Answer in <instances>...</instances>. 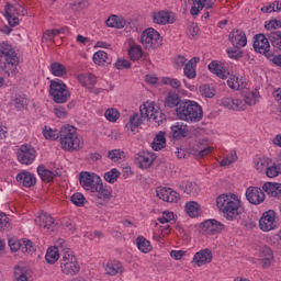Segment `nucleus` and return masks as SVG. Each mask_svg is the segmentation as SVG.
Instances as JSON below:
<instances>
[{
    "label": "nucleus",
    "mask_w": 281,
    "mask_h": 281,
    "mask_svg": "<svg viewBox=\"0 0 281 281\" xmlns=\"http://www.w3.org/2000/svg\"><path fill=\"white\" fill-rule=\"evenodd\" d=\"M154 122L158 124V126H161V124H166L168 122V119L166 117V114L162 111H156L155 114L151 116Z\"/></svg>",
    "instance_id": "55"
},
{
    "label": "nucleus",
    "mask_w": 281,
    "mask_h": 281,
    "mask_svg": "<svg viewBox=\"0 0 281 281\" xmlns=\"http://www.w3.org/2000/svg\"><path fill=\"white\" fill-rule=\"evenodd\" d=\"M227 85L229 89H233L234 91H238L240 89V82H238V77L231 76L227 80Z\"/></svg>",
    "instance_id": "59"
},
{
    "label": "nucleus",
    "mask_w": 281,
    "mask_h": 281,
    "mask_svg": "<svg viewBox=\"0 0 281 281\" xmlns=\"http://www.w3.org/2000/svg\"><path fill=\"white\" fill-rule=\"evenodd\" d=\"M281 175V164L273 162L271 166L268 165L266 169V177L269 179H276Z\"/></svg>",
    "instance_id": "40"
},
{
    "label": "nucleus",
    "mask_w": 281,
    "mask_h": 281,
    "mask_svg": "<svg viewBox=\"0 0 281 281\" xmlns=\"http://www.w3.org/2000/svg\"><path fill=\"white\" fill-rule=\"evenodd\" d=\"M162 85H168L169 87H172V89H180L181 88V81L176 78L165 77L161 80Z\"/></svg>",
    "instance_id": "54"
},
{
    "label": "nucleus",
    "mask_w": 281,
    "mask_h": 281,
    "mask_svg": "<svg viewBox=\"0 0 281 281\" xmlns=\"http://www.w3.org/2000/svg\"><path fill=\"white\" fill-rule=\"evenodd\" d=\"M144 122V117L139 113H134L130 117L131 131H135L142 123Z\"/></svg>",
    "instance_id": "51"
},
{
    "label": "nucleus",
    "mask_w": 281,
    "mask_h": 281,
    "mask_svg": "<svg viewBox=\"0 0 281 281\" xmlns=\"http://www.w3.org/2000/svg\"><path fill=\"white\" fill-rule=\"evenodd\" d=\"M50 71L53 76L61 77L65 76V74H67V68H65V65L60 63H53L50 65Z\"/></svg>",
    "instance_id": "44"
},
{
    "label": "nucleus",
    "mask_w": 281,
    "mask_h": 281,
    "mask_svg": "<svg viewBox=\"0 0 281 281\" xmlns=\"http://www.w3.org/2000/svg\"><path fill=\"white\" fill-rule=\"evenodd\" d=\"M60 249L58 247H50L47 249L45 260L48 265H56L58 259L60 260Z\"/></svg>",
    "instance_id": "30"
},
{
    "label": "nucleus",
    "mask_w": 281,
    "mask_h": 281,
    "mask_svg": "<svg viewBox=\"0 0 281 281\" xmlns=\"http://www.w3.org/2000/svg\"><path fill=\"white\" fill-rule=\"evenodd\" d=\"M108 27H115L116 30H122L126 27V19L120 15H112L105 21Z\"/></svg>",
    "instance_id": "29"
},
{
    "label": "nucleus",
    "mask_w": 281,
    "mask_h": 281,
    "mask_svg": "<svg viewBox=\"0 0 281 281\" xmlns=\"http://www.w3.org/2000/svg\"><path fill=\"white\" fill-rule=\"evenodd\" d=\"M269 164H271V159L269 158H266V157L257 158L255 160V168L256 170H258V172H265L267 171Z\"/></svg>",
    "instance_id": "42"
},
{
    "label": "nucleus",
    "mask_w": 281,
    "mask_h": 281,
    "mask_svg": "<svg viewBox=\"0 0 281 281\" xmlns=\"http://www.w3.org/2000/svg\"><path fill=\"white\" fill-rule=\"evenodd\" d=\"M151 19L157 25H168L175 23V16L168 11H157L151 13Z\"/></svg>",
    "instance_id": "19"
},
{
    "label": "nucleus",
    "mask_w": 281,
    "mask_h": 281,
    "mask_svg": "<svg viewBox=\"0 0 281 281\" xmlns=\"http://www.w3.org/2000/svg\"><path fill=\"white\" fill-rule=\"evenodd\" d=\"M170 134L172 135L173 139H183V137L188 135V128L183 127L182 124L177 123L176 125L171 126Z\"/></svg>",
    "instance_id": "35"
},
{
    "label": "nucleus",
    "mask_w": 281,
    "mask_h": 281,
    "mask_svg": "<svg viewBox=\"0 0 281 281\" xmlns=\"http://www.w3.org/2000/svg\"><path fill=\"white\" fill-rule=\"evenodd\" d=\"M140 43L145 49H157L164 45L161 35L155 29H146L140 35Z\"/></svg>",
    "instance_id": "6"
},
{
    "label": "nucleus",
    "mask_w": 281,
    "mask_h": 281,
    "mask_svg": "<svg viewBox=\"0 0 281 281\" xmlns=\"http://www.w3.org/2000/svg\"><path fill=\"white\" fill-rule=\"evenodd\" d=\"M22 251L26 254H34V251H36V248L34 247V244L32 243V240L30 239L24 240V246L22 247Z\"/></svg>",
    "instance_id": "62"
},
{
    "label": "nucleus",
    "mask_w": 281,
    "mask_h": 281,
    "mask_svg": "<svg viewBox=\"0 0 281 281\" xmlns=\"http://www.w3.org/2000/svg\"><path fill=\"white\" fill-rule=\"evenodd\" d=\"M209 71L211 74H215L217 78H222V80H225L229 77V70L223 65V63L218 60H213L209 64Z\"/></svg>",
    "instance_id": "17"
},
{
    "label": "nucleus",
    "mask_w": 281,
    "mask_h": 281,
    "mask_svg": "<svg viewBox=\"0 0 281 281\" xmlns=\"http://www.w3.org/2000/svg\"><path fill=\"white\" fill-rule=\"evenodd\" d=\"M94 192L97 193V199L99 201H102V202H98L97 205L99 207L100 205H104V203H109L111 201V198L113 196V189H111V187H106V186L104 187L102 181L100 182L97 190H94Z\"/></svg>",
    "instance_id": "14"
},
{
    "label": "nucleus",
    "mask_w": 281,
    "mask_h": 281,
    "mask_svg": "<svg viewBox=\"0 0 281 281\" xmlns=\"http://www.w3.org/2000/svg\"><path fill=\"white\" fill-rule=\"evenodd\" d=\"M13 102H14V106L15 109H18V111H23V109H27V98L25 97V94L23 93H16L13 97Z\"/></svg>",
    "instance_id": "37"
},
{
    "label": "nucleus",
    "mask_w": 281,
    "mask_h": 281,
    "mask_svg": "<svg viewBox=\"0 0 281 281\" xmlns=\"http://www.w3.org/2000/svg\"><path fill=\"white\" fill-rule=\"evenodd\" d=\"M200 91L202 95H205V98H214L215 95L214 88L210 87V85L201 86Z\"/></svg>",
    "instance_id": "58"
},
{
    "label": "nucleus",
    "mask_w": 281,
    "mask_h": 281,
    "mask_svg": "<svg viewBox=\"0 0 281 281\" xmlns=\"http://www.w3.org/2000/svg\"><path fill=\"white\" fill-rule=\"evenodd\" d=\"M244 102L248 104V106H254V104H256V92L246 93L244 95Z\"/></svg>",
    "instance_id": "60"
},
{
    "label": "nucleus",
    "mask_w": 281,
    "mask_h": 281,
    "mask_svg": "<svg viewBox=\"0 0 281 281\" xmlns=\"http://www.w3.org/2000/svg\"><path fill=\"white\" fill-rule=\"evenodd\" d=\"M153 150H162L166 148V132H159L151 143Z\"/></svg>",
    "instance_id": "34"
},
{
    "label": "nucleus",
    "mask_w": 281,
    "mask_h": 281,
    "mask_svg": "<svg viewBox=\"0 0 281 281\" xmlns=\"http://www.w3.org/2000/svg\"><path fill=\"white\" fill-rule=\"evenodd\" d=\"M18 161L23 164L24 166H30L34 164V159H36V149L32 147V145H22L16 153Z\"/></svg>",
    "instance_id": "9"
},
{
    "label": "nucleus",
    "mask_w": 281,
    "mask_h": 281,
    "mask_svg": "<svg viewBox=\"0 0 281 281\" xmlns=\"http://www.w3.org/2000/svg\"><path fill=\"white\" fill-rule=\"evenodd\" d=\"M201 60L199 57H193L191 60H189L184 66V76L187 78L192 79L196 78V64Z\"/></svg>",
    "instance_id": "25"
},
{
    "label": "nucleus",
    "mask_w": 281,
    "mask_h": 281,
    "mask_svg": "<svg viewBox=\"0 0 281 281\" xmlns=\"http://www.w3.org/2000/svg\"><path fill=\"white\" fill-rule=\"evenodd\" d=\"M43 135L45 139H52L53 142H55V139H58V137H60V132H58V130H53L52 127L45 126L43 130Z\"/></svg>",
    "instance_id": "47"
},
{
    "label": "nucleus",
    "mask_w": 281,
    "mask_h": 281,
    "mask_svg": "<svg viewBox=\"0 0 281 281\" xmlns=\"http://www.w3.org/2000/svg\"><path fill=\"white\" fill-rule=\"evenodd\" d=\"M157 196L166 203H179L181 196L179 193L171 188H159L157 189Z\"/></svg>",
    "instance_id": "13"
},
{
    "label": "nucleus",
    "mask_w": 281,
    "mask_h": 281,
    "mask_svg": "<svg viewBox=\"0 0 281 281\" xmlns=\"http://www.w3.org/2000/svg\"><path fill=\"white\" fill-rule=\"evenodd\" d=\"M14 278L16 281H30L31 272L30 270L18 266L14 268Z\"/></svg>",
    "instance_id": "39"
},
{
    "label": "nucleus",
    "mask_w": 281,
    "mask_h": 281,
    "mask_svg": "<svg viewBox=\"0 0 281 281\" xmlns=\"http://www.w3.org/2000/svg\"><path fill=\"white\" fill-rule=\"evenodd\" d=\"M15 179L23 188H34V186H36V176L27 170L18 173Z\"/></svg>",
    "instance_id": "16"
},
{
    "label": "nucleus",
    "mask_w": 281,
    "mask_h": 281,
    "mask_svg": "<svg viewBox=\"0 0 281 281\" xmlns=\"http://www.w3.org/2000/svg\"><path fill=\"white\" fill-rule=\"evenodd\" d=\"M214 256L212 255V250L202 249L198 251L193 257V262H195L196 267H203L204 265H210L212 262Z\"/></svg>",
    "instance_id": "18"
},
{
    "label": "nucleus",
    "mask_w": 281,
    "mask_h": 281,
    "mask_svg": "<svg viewBox=\"0 0 281 281\" xmlns=\"http://www.w3.org/2000/svg\"><path fill=\"white\" fill-rule=\"evenodd\" d=\"M128 56L131 58V60H139V58H142V56H144V50H142V46H132L128 49Z\"/></svg>",
    "instance_id": "46"
},
{
    "label": "nucleus",
    "mask_w": 281,
    "mask_h": 281,
    "mask_svg": "<svg viewBox=\"0 0 281 281\" xmlns=\"http://www.w3.org/2000/svg\"><path fill=\"white\" fill-rule=\"evenodd\" d=\"M77 78L82 87H94L98 82V78L93 74H81Z\"/></svg>",
    "instance_id": "32"
},
{
    "label": "nucleus",
    "mask_w": 281,
    "mask_h": 281,
    "mask_svg": "<svg viewBox=\"0 0 281 281\" xmlns=\"http://www.w3.org/2000/svg\"><path fill=\"white\" fill-rule=\"evenodd\" d=\"M228 41L234 47H245L247 45V35L243 30L232 31L228 35Z\"/></svg>",
    "instance_id": "20"
},
{
    "label": "nucleus",
    "mask_w": 281,
    "mask_h": 281,
    "mask_svg": "<svg viewBox=\"0 0 281 281\" xmlns=\"http://www.w3.org/2000/svg\"><path fill=\"white\" fill-rule=\"evenodd\" d=\"M105 271L108 276H117V273H123L124 268L120 266L119 263H108Z\"/></svg>",
    "instance_id": "48"
},
{
    "label": "nucleus",
    "mask_w": 281,
    "mask_h": 281,
    "mask_svg": "<svg viewBox=\"0 0 281 281\" xmlns=\"http://www.w3.org/2000/svg\"><path fill=\"white\" fill-rule=\"evenodd\" d=\"M246 199L252 205H260V203H265V191L258 187H248Z\"/></svg>",
    "instance_id": "12"
},
{
    "label": "nucleus",
    "mask_w": 281,
    "mask_h": 281,
    "mask_svg": "<svg viewBox=\"0 0 281 281\" xmlns=\"http://www.w3.org/2000/svg\"><path fill=\"white\" fill-rule=\"evenodd\" d=\"M9 10L10 14H13L15 16H25L27 15V10L25 8H23V5L21 4H10L7 3L4 7V11Z\"/></svg>",
    "instance_id": "36"
},
{
    "label": "nucleus",
    "mask_w": 281,
    "mask_h": 281,
    "mask_svg": "<svg viewBox=\"0 0 281 281\" xmlns=\"http://www.w3.org/2000/svg\"><path fill=\"white\" fill-rule=\"evenodd\" d=\"M184 194H189L190 196H196L199 192H201V188L194 182H187L183 187Z\"/></svg>",
    "instance_id": "43"
},
{
    "label": "nucleus",
    "mask_w": 281,
    "mask_h": 281,
    "mask_svg": "<svg viewBox=\"0 0 281 281\" xmlns=\"http://www.w3.org/2000/svg\"><path fill=\"white\" fill-rule=\"evenodd\" d=\"M222 106H225V109H232L233 111H245L247 109V105L243 100L233 98H223Z\"/></svg>",
    "instance_id": "21"
},
{
    "label": "nucleus",
    "mask_w": 281,
    "mask_h": 281,
    "mask_svg": "<svg viewBox=\"0 0 281 281\" xmlns=\"http://www.w3.org/2000/svg\"><path fill=\"white\" fill-rule=\"evenodd\" d=\"M104 115L109 122H117L120 120V112L113 108L108 109Z\"/></svg>",
    "instance_id": "53"
},
{
    "label": "nucleus",
    "mask_w": 281,
    "mask_h": 281,
    "mask_svg": "<svg viewBox=\"0 0 281 281\" xmlns=\"http://www.w3.org/2000/svg\"><path fill=\"white\" fill-rule=\"evenodd\" d=\"M259 227L262 232H272V229H276L278 227L276 224V211H266L259 220Z\"/></svg>",
    "instance_id": "10"
},
{
    "label": "nucleus",
    "mask_w": 281,
    "mask_h": 281,
    "mask_svg": "<svg viewBox=\"0 0 281 281\" xmlns=\"http://www.w3.org/2000/svg\"><path fill=\"white\" fill-rule=\"evenodd\" d=\"M265 27L266 30H280L281 20H270L269 22H266Z\"/></svg>",
    "instance_id": "61"
},
{
    "label": "nucleus",
    "mask_w": 281,
    "mask_h": 281,
    "mask_svg": "<svg viewBox=\"0 0 281 281\" xmlns=\"http://www.w3.org/2000/svg\"><path fill=\"white\" fill-rule=\"evenodd\" d=\"M102 178L95 173L89 171H82L79 176V183L83 190L88 192H95L100 186Z\"/></svg>",
    "instance_id": "8"
},
{
    "label": "nucleus",
    "mask_w": 281,
    "mask_h": 281,
    "mask_svg": "<svg viewBox=\"0 0 281 281\" xmlns=\"http://www.w3.org/2000/svg\"><path fill=\"white\" fill-rule=\"evenodd\" d=\"M123 155H124V150L112 149V150L108 151V159H111L112 161H120V159H122Z\"/></svg>",
    "instance_id": "56"
},
{
    "label": "nucleus",
    "mask_w": 281,
    "mask_h": 281,
    "mask_svg": "<svg viewBox=\"0 0 281 281\" xmlns=\"http://www.w3.org/2000/svg\"><path fill=\"white\" fill-rule=\"evenodd\" d=\"M136 245L142 254H150V251H153V245H150V241L144 236L136 238Z\"/></svg>",
    "instance_id": "33"
},
{
    "label": "nucleus",
    "mask_w": 281,
    "mask_h": 281,
    "mask_svg": "<svg viewBox=\"0 0 281 281\" xmlns=\"http://www.w3.org/2000/svg\"><path fill=\"white\" fill-rule=\"evenodd\" d=\"M12 229V220L3 212H0V232H10Z\"/></svg>",
    "instance_id": "41"
},
{
    "label": "nucleus",
    "mask_w": 281,
    "mask_h": 281,
    "mask_svg": "<svg viewBox=\"0 0 281 281\" xmlns=\"http://www.w3.org/2000/svg\"><path fill=\"white\" fill-rule=\"evenodd\" d=\"M202 234L214 236L221 234L225 229V225L216 220H206L200 225Z\"/></svg>",
    "instance_id": "11"
},
{
    "label": "nucleus",
    "mask_w": 281,
    "mask_h": 281,
    "mask_svg": "<svg viewBox=\"0 0 281 281\" xmlns=\"http://www.w3.org/2000/svg\"><path fill=\"white\" fill-rule=\"evenodd\" d=\"M140 111V115L142 117H144V120H150L153 119V116L155 115V113H157V109H155V102H150V103H144L140 105L139 108Z\"/></svg>",
    "instance_id": "28"
},
{
    "label": "nucleus",
    "mask_w": 281,
    "mask_h": 281,
    "mask_svg": "<svg viewBox=\"0 0 281 281\" xmlns=\"http://www.w3.org/2000/svg\"><path fill=\"white\" fill-rule=\"evenodd\" d=\"M271 40H269V33L267 35L259 33L254 36L252 47L257 54H262L271 60L273 58V49H271Z\"/></svg>",
    "instance_id": "7"
},
{
    "label": "nucleus",
    "mask_w": 281,
    "mask_h": 281,
    "mask_svg": "<svg viewBox=\"0 0 281 281\" xmlns=\"http://www.w3.org/2000/svg\"><path fill=\"white\" fill-rule=\"evenodd\" d=\"M37 175H40L42 181H46V183H52V181H54V178L56 177V175H58V172H54L49 169H46L44 165H40L37 167Z\"/></svg>",
    "instance_id": "26"
},
{
    "label": "nucleus",
    "mask_w": 281,
    "mask_h": 281,
    "mask_svg": "<svg viewBox=\"0 0 281 281\" xmlns=\"http://www.w3.org/2000/svg\"><path fill=\"white\" fill-rule=\"evenodd\" d=\"M49 95L56 104H65L69 98H71V92L67 89V85L63 81H50Z\"/></svg>",
    "instance_id": "5"
},
{
    "label": "nucleus",
    "mask_w": 281,
    "mask_h": 281,
    "mask_svg": "<svg viewBox=\"0 0 281 281\" xmlns=\"http://www.w3.org/2000/svg\"><path fill=\"white\" fill-rule=\"evenodd\" d=\"M120 179V170L112 169L104 173V180L108 181V183H115Z\"/></svg>",
    "instance_id": "49"
},
{
    "label": "nucleus",
    "mask_w": 281,
    "mask_h": 281,
    "mask_svg": "<svg viewBox=\"0 0 281 281\" xmlns=\"http://www.w3.org/2000/svg\"><path fill=\"white\" fill-rule=\"evenodd\" d=\"M216 205L226 221H236L240 216V200L234 193L221 194L216 199Z\"/></svg>",
    "instance_id": "1"
},
{
    "label": "nucleus",
    "mask_w": 281,
    "mask_h": 281,
    "mask_svg": "<svg viewBox=\"0 0 281 281\" xmlns=\"http://www.w3.org/2000/svg\"><path fill=\"white\" fill-rule=\"evenodd\" d=\"M63 32H65V30H58V29H52V30H46L43 34V38L45 41H54V38H56V36H58V34H63Z\"/></svg>",
    "instance_id": "52"
},
{
    "label": "nucleus",
    "mask_w": 281,
    "mask_h": 281,
    "mask_svg": "<svg viewBox=\"0 0 281 281\" xmlns=\"http://www.w3.org/2000/svg\"><path fill=\"white\" fill-rule=\"evenodd\" d=\"M262 191L270 198V199H281V183L280 182H265L262 184Z\"/></svg>",
    "instance_id": "15"
},
{
    "label": "nucleus",
    "mask_w": 281,
    "mask_h": 281,
    "mask_svg": "<svg viewBox=\"0 0 281 281\" xmlns=\"http://www.w3.org/2000/svg\"><path fill=\"white\" fill-rule=\"evenodd\" d=\"M269 41L272 45V52H281V31H271L269 33Z\"/></svg>",
    "instance_id": "31"
},
{
    "label": "nucleus",
    "mask_w": 281,
    "mask_h": 281,
    "mask_svg": "<svg viewBox=\"0 0 281 281\" xmlns=\"http://www.w3.org/2000/svg\"><path fill=\"white\" fill-rule=\"evenodd\" d=\"M236 159H238V156L236 155V153H234V154H231V156H227L226 158H224L220 164L221 166H231V164H234Z\"/></svg>",
    "instance_id": "64"
},
{
    "label": "nucleus",
    "mask_w": 281,
    "mask_h": 281,
    "mask_svg": "<svg viewBox=\"0 0 281 281\" xmlns=\"http://www.w3.org/2000/svg\"><path fill=\"white\" fill-rule=\"evenodd\" d=\"M9 10L10 9H5L4 16H5L7 21H9V25H11L12 27H16V25H19V18L16 15L10 13Z\"/></svg>",
    "instance_id": "57"
},
{
    "label": "nucleus",
    "mask_w": 281,
    "mask_h": 281,
    "mask_svg": "<svg viewBox=\"0 0 281 281\" xmlns=\"http://www.w3.org/2000/svg\"><path fill=\"white\" fill-rule=\"evenodd\" d=\"M178 120L194 124L203 120V108L195 101L186 100L176 109Z\"/></svg>",
    "instance_id": "2"
},
{
    "label": "nucleus",
    "mask_w": 281,
    "mask_h": 281,
    "mask_svg": "<svg viewBox=\"0 0 281 281\" xmlns=\"http://www.w3.org/2000/svg\"><path fill=\"white\" fill-rule=\"evenodd\" d=\"M115 67H116V69H119V70H122V69H131V61H128L127 59H119V60L115 63Z\"/></svg>",
    "instance_id": "63"
},
{
    "label": "nucleus",
    "mask_w": 281,
    "mask_h": 281,
    "mask_svg": "<svg viewBox=\"0 0 281 281\" xmlns=\"http://www.w3.org/2000/svg\"><path fill=\"white\" fill-rule=\"evenodd\" d=\"M226 54H228V57L233 60H240V58H243V50H240L238 46L227 48Z\"/></svg>",
    "instance_id": "50"
},
{
    "label": "nucleus",
    "mask_w": 281,
    "mask_h": 281,
    "mask_svg": "<svg viewBox=\"0 0 281 281\" xmlns=\"http://www.w3.org/2000/svg\"><path fill=\"white\" fill-rule=\"evenodd\" d=\"M183 101H181V97L176 92H169L167 97L165 98V106H168L169 109H179Z\"/></svg>",
    "instance_id": "24"
},
{
    "label": "nucleus",
    "mask_w": 281,
    "mask_h": 281,
    "mask_svg": "<svg viewBox=\"0 0 281 281\" xmlns=\"http://www.w3.org/2000/svg\"><path fill=\"white\" fill-rule=\"evenodd\" d=\"M93 63L104 67L105 65H111V63H113V57H111V55L104 50H98L93 55Z\"/></svg>",
    "instance_id": "22"
},
{
    "label": "nucleus",
    "mask_w": 281,
    "mask_h": 281,
    "mask_svg": "<svg viewBox=\"0 0 281 281\" xmlns=\"http://www.w3.org/2000/svg\"><path fill=\"white\" fill-rule=\"evenodd\" d=\"M150 157V154H146L144 151L137 154L135 157V161L138 168H142L143 170L146 168H150L154 161V159H151Z\"/></svg>",
    "instance_id": "23"
},
{
    "label": "nucleus",
    "mask_w": 281,
    "mask_h": 281,
    "mask_svg": "<svg viewBox=\"0 0 281 281\" xmlns=\"http://www.w3.org/2000/svg\"><path fill=\"white\" fill-rule=\"evenodd\" d=\"M70 201L77 207H85V203H87V198L80 192L74 193L70 196Z\"/></svg>",
    "instance_id": "45"
},
{
    "label": "nucleus",
    "mask_w": 281,
    "mask_h": 281,
    "mask_svg": "<svg viewBox=\"0 0 281 281\" xmlns=\"http://www.w3.org/2000/svg\"><path fill=\"white\" fill-rule=\"evenodd\" d=\"M38 221H40V227L54 232V227H56V225L54 224V217H52V215L47 213H42L38 216Z\"/></svg>",
    "instance_id": "27"
},
{
    "label": "nucleus",
    "mask_w": 281,
    "mask_h": 281,
    "mask_svg": "<svg viewBox=\"0 0 281 281\" xmlns=\"http://www.w3.org/2000/svg\"><path fill=\"white\" fill-rule=\"evenodd\" d=\"M59 139L63 150L68 153H74V150H80L83 143L80 142L76 128L71 125L63 126L59 131Z\"/></svg>",
    "instance_id": "3"
},
{
    "label": "nucleus",
    "mask_w": 281,
    "mask_h": 281,
    "mask_svg": "<svg viewBox=\"0 0 281 281\" xmlns=\"http://www.w3.org/2000/svg\"><path fill=\"white\" fill-rule=\"evenodd\" d=\"M60 269L65 276H78L80 273V263H78V258L74 255L71 249H63L60 252Z\"/></svg>",
    "instance_id": "4"
},
{
    "label": "nucleus",
    "mask_w": 281,
    "mask_h": 281,
    "mask_svg": "<svg viewBox=\"0 0 281 281\" xmlns=\"http://www.w3.org/2000/svg\"><path fill=\"white\" fill-rule=\"evenodd\" d=\"M186 212L191 216V218H196L201 212V205L195 201L188 202L186 204Z\"/></svg>",
    "instance_id": "38"
}]
</instances>
